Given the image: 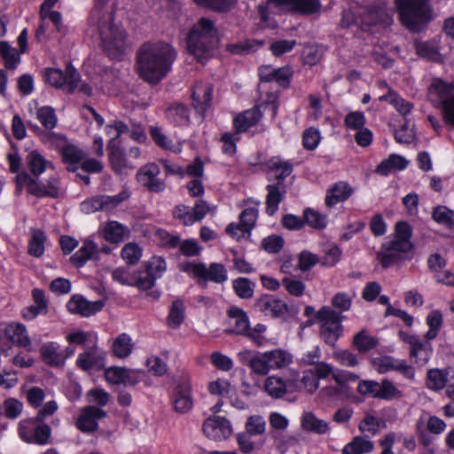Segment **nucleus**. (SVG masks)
<instances>
[{
  "instance_id": "25",
  "label": "nucleus",
  "mask_w": 454,
  "mask_h": 454,
  "mask_svg": "<svg viewBox=\"0 0 454 454\" xmlns=\"http://www.w3.org/2000/svg\"><path fill=\"white\" fill-rule=\"evenodd\" d=\"M212 98V87L208 83H197L192 91L193 106L202 116L208 108Z\"/></svg>"
},
{
  "instance_id": "3",
  "label": "nucleus",
  "mask_w": 454,
  "mask_h": 454,
  "mask_svg": "<svg viewBox=\"0 0 454 454\" xmlns=\"http://www.w3.org/2000/svg\"><path fill=\"white\" fill-rule=\"evenodd\" d=\"M411 236V230L407 223H396L393 239L384 242L377 253V259L383 268H388L408 257L413 248Z\"/></svg>"
},
{
  "instance_id": "52",
  "label": "nucleus",
  "mask_w": 454,
  "mask_h": 454,
  "mask_svg": "<svg viewBox=\"0 0 454 454\" xmlns=\"http://www.w3.org/2000/svg\"><path fill=\"white\" fill-rule=\"evenodd\" d=\"M380 100L389 102L402 115L405 116L411 113L413 105L402 98L394 91L380 97Z\"/></svg>"
},
{
  "instance_id": "18",
  "label": "nucleus",
  "mask_w": 454,
  "mask_h": 454,
  "mask_svg": "<svg viewBox=\"0 0 454 454\" xmlns=\"http://www.w3.org/2000/svg\"><path fill=\"white\" fill-rule=\"evenodd\" d=\"M372 364L379 373H386L390 371L401 372L407 379H413L414 369L405 360L397 359L393 356H384L374 357Z\"/></svg>"
},
{
  "instance_id": "49",
  "label": "nucleus",
  "mask_w": 454,
  "mask_h": 454,
  "mask_svg": "<svg viewBox=\"0 0 454 454\" xmlns=\"http://www.w3.org/2000/svg\"><path fill=\"white\" fill-rule=\"evenodd\" d=\"M150 134L154 142L161 148L179 153L182 151V145L180 143L173 144L158 127H151Z\"/></svg>"
},
{
  "instance_id": "47",
  "label": "nucleus",
  "mask_w": 454,
  "mask_h": 454,
  "mask_svg": "<svg viewBox=\"0 0 454 454\" xmlns=\"http://www.w3.org/2000/svg\"><path fill=\"white\" fill-rule=\"evenodd\" d=\"M143 255L142 247L136 242H129L123 246L121 251V259L129 265L137 264Z\"/></svg>"
},
{
  "instance_id": "45",
  "label": "nucleus",
  "mask_w": 454,
  "mask_h": 454,
  "mask_svg": "<svg viewBox=\"0 0 454 454\" xmlns=\"http://www.w3.org/2000/svg\"><path fill=\"white\" fill-rule=\"evenodd\" d=\"M67 341L71 345H79L82 346L85 348L86 345L97 344L98 343V334L93 332H84V331H74L69 333L66 337Z\"/></svg>"
},
{
  "instance_id": "38",
  "label": "nucleus",
  "mask_w": 454,
  "mask_h": 454,
  "mask_svg": "<svg viewBox=\"0 0 454 454\" xmlns=\"http://www.w3.org/2000/svg\"><path fill=\"white\" fill-rule=\"evenodd\" d=\"M110 162L113 169L119 175H128L135 166L127 161L123 152L114 145H108Z\"/></svg>"
},
{
  "instance_id": "42",
  "label": "nucleus",
  "mask_w": 454,
  "mask_h": 454,
  "mask_svg": "<svg viewBox=\"0 0 454 454\" xmlns=\"http://www.w3.org/2000/svg\"><path fill=\"white\" fill-rule=\"evenodd\" d=\"M5 335L13 343L27 347L30 343L25 326L21 324H11L5 328Z\"/></svg>"
},
{
  "instance_id": "24",
  "label": "nucleus",
  "mask_w": 454,
  "mask_h": 454,
  "mask_svg": "<svg viewBox=\"0 0 454 454\" xmlns=\"http://www.w3.org/2000/svg\"><path fill=\"white\" fill-rule=\"evenodd\" d=\"M256 306L265 316L272 317H284L288 310V307L285 301L269 295L261 297L257 301Z\"/></svg>"
},
{
  "instance_id": "28",
  "label": "nucleus",
  "mask_w": 454,
  "mask_h": 454,
  "mask_svg": "<svg viewBox=\"0 0 454 454\" xmlns=\"http://www.w3.org/2000/svg\"><path fill=\"white\" fill-rule=\"evenodd\" d=\"M353 193L352 187L346 182L340 181L330 187L326 192L325 204L332 207L347 200Z\"/></svg>"
},
{
  "instance_id": "55",
  "label": "nucleus",
  "mask_w": 454,
  "mask_h": 454,
  "mask_svg": "<svg viewBox=\"0 0 454 454\" xmlns=\"http://www.w3.org/2000/svg\"><path fill=\"white\" fill-rule=\"evenodd\" d=\"M432 217L439 224L454 227V211L445 206L435 207Z\"/></svg>"
},
{
  "instance_id": "9",
  "label": "nucleus",
  "mask_w": 454,
  "mask_h": 454,
  "mask_svg": "<svg viewBox=\"0 0 454 454\" xmlns=\"http://www.w3.org/2000/svg\"><path fill=\"white\" fill-rule=\"evenodd\" d=\"M316 319L320 324V337L327 345L334 346L342 334L340 314L328 306H323L317 311Z\"/></svg>"
},
{
  "instance_id": "14",
  "label": "nucleus",
  "mask_w": 454,
  "mask_h": 454,
  "mask_svg": "<svg viewBox=\"0 0 454 454\" xmlns=\"http://www.w3.org/2000/svg\"><path fill=\"white\" fill-rule=\"evenodd\" d=\"M258 217V203L245 208L239 215V223H231L226 227V232L233 239L239 240L250 233Z\"/></svg>"
},
{
  "instance_id": "19",
  "label": "nucleus",
  "mask_w": 454,
  "mask_h": 454,
  "mask_svg": "<svg viewBox=\"0 0 454 454\" xmlns=\"http://www.w3.org/2000/svg\"><path fill=\"white\" fill-rule=\"evenodd\" d=\"M171 400L175 411L179 413L188 412L192 408V387L188 379H180L176 382Z\"/></svg>"
},
{
  "instance_id": "41",
  "label": "nucleus",
  "mask_w": 454,
  "mask_h": 454,
  "mask_svg": "<svg viewBox=\"0 0 454 454\" xmlns=\"http://www.w3.org/2000/svg\"><path fill=\"white\" fill-rule=\"evenodd\" d=\"M373 442L362 436H356L342 449V454H367L373 450Z\"/></svg>"
},
{
  "instance_id": "29",
  "label": "nucleus",
  "mask_w": 454,
  "mask_h": 454,
  "mask_svg": "<svg viewBox=\"0 0 454 454\" xmlns=\"http://www.w3.org/2000/svg\"><path fill=\"white\" fill-rule=\"evenodd\" d=\"M450 369H430L427 373L426 386L430 390L438 392L447 387L452 378Z\"/></svg>"
},
{
  "instance_id": "17",
  "label": "nucleus",
  "mask_w": 454,
  "mask_h": 454,
  "mask_svg": "<svg viewBox=\"0 0 454 454\" xmlns=\"http://www.w3.org/2000/svg\"><path fill=\"white\" fill-rule=\"evenodd\" d=\"M238 357L241 363L250 368L252 373L257 376H266L270 372L267 351L254 352L244 349L238 353Z\"/></svg>"
},
{
  "instance_id": "20",
  "label": "nucleus",
  "mask_w": 454,
  "mask_h": 454,
  "mask_svg": "<svg viewBox=\"0 0 454 454\" xmlns=\"http://www.w3.org/2000/svg\"><path fill=\"white\" fill-rule=\"evenodd\" d=\"M202 428L207 437L215 441L227 439L233 432L231 422L221 416L208 418L205 420Z\"/></svg>"
},
{
  "instance_id": "57",
  "label": "nucleus",
  "mask_w": 454,
  "mask_h": 454,
  "mask_svg": "<svg viewBox=\"0 0 454 454\" xmlns=\"http://www.w3.org/2000/svg\"><path fill=\"white\" fill-rule=\"evenodd\" d=\"M36 118L46 129H52L57 125L58 119L51 106L40 107L36 112Z\"/></svg>"
},
{
  "instance_id": "6",
  "label": "nucleus",
  "mask_w": 454,
  "mask_h": 454,
  "mask_svg": "<svg viewBox=\"0 0 454 454\" xmlns=\"http://www.w3.org/2000/svg\"><path fill=\"white\" fill-rule=\"evenodd\" d=\"M427 98L442 111L446 124L454 126V84L440 78H434L427 88Z\"/></svg>"
},
{
  "instance_id": "58",
  "label": "nucleus",
  "mask_w": 454,
  "mask_h": 454,
  "mask_svg": "<svg viewBox=\"0 0 454 454\" xmlns=\"http://www.w3.org/2000/svg\"><path fill=\"white\" fill-rule=\"evenodd\" d=\"M184 318V305L181 301H173L168 317V325L177 328Z\"/></svg>"
},
{
  "instance_id": "10",
  "label": "nucleus",
  "mask_w": 454,
  "mask_h": 454,
  "mask_svg": "<svg viewBox=\"0 0 454 454\" xmlns=\"http://www.w3.org/2000/svg\"><path fill=\"white\" fill-rule=\"evenodd\" d=\"M319 0H268L265 6H260L262 20H267L268 12H293L310 14L319 9Z\"/></svg>"
},
{
  "instance_id": "40",
  "label": "nucleus",
  "mask_w": 454,
  "mask_h": 454,
  "mask_svg": "<svg viewBox=\"0 0 454 454\" xmlns=\"http://www.w3.org/2000/svg\"><path fill=\"white\" fill-rule=\"evenodd\" d=\"M301 421L302 428L307 431L314 432L318 434H324L329 431L328 423L317 418L311 412H305L301 416Z\"/></svg>"
},
{
  "instance_id": "13",
  "label": "nucleus",
  "mask_w": 454,
  "mask_h": 454,
  "mask_svg": "<svg viewBox=\"0 0 454 454\" xmlns=\"http://www.w3.org/2000/svg\"><path fill=\"white\" fill-rule=\"evenodd\" d=\"M399 338L410 346V357L419 366L426 365L432 355V345L428 341L422 340L419 336L399 331Z\"/></svg>"
},
{
  "instance_id": "63",
  "label": "nucleus",
  "mask_w": 454,
  "mask_h": 454,
  "mask_svg": "<svg viewBox=\"0 0 454 454\" xmlns=\"http://www.w3.org/2000/svg\"><path fill=\"white\" fill-rule=\"evenodd\" d=\"M266 427V422L264 419L260 415H252L248 417L245 428L248 434L258 435L264 433Z\"/></svg>"
},
{
  "instance_id": "64",
  "label": "nucleus",
  "mask_w": 454,
  "mask_h": 454,
  "mask_svg": "<svg viewBox=\"0 0 454 454\" xmlns=\"http://www.w3.org/2000/svg\"><path fill=\"white\" fill-rule=\"evenodd\" d=\"M321 141L320 131L316 128H309L302 135V145L307 150H315Z\"/></svg>"
},
{
  "instance_id": "1",
  "label": "nucleus",
  "mask_w": 454,
  "mask_h": 454,
  "mask_svg": "<svg viewBox=\"0 0 454 454\" xmlns=\"http://www.w3.org/2000/svg\"><path fill=\"white\" fill-rule=\"evenodd\" d=\"M176 58V52L169 43L147 42L137 52L136 69L145 82L157 84L169 73Z\"/></svg>"
},
{
  "instance_id": "53",
  "label": "nucleus",
  "mask_w": 454,
  "mask_h": 454,
  "mask_svg": "<svg viewBox=\"0 0 454 454\" xmlns=\"http://www.w3.org/2000/svg\"><path fill=\"white\" fill-rule=\"evenodd\" d=\"M378 344L377 339L368 334L365 330H362L353 338V345L359 352H367Z\"/></svg>"
},
{
  "instance_id": "48",
  "label": "nucleus",
  "mask_w": 454,
  "mask_h": 454,
  "mask_svg": "<svg viewBox=\"0 0 454 454\" xmlns=\"http://www.w3.org/2000/svg\"><path fill=\"white\" fill-rule=\"evenodd\" d=\"M45 234L38 229L32 230L28 243V253L34 257H40L44 252Z\"/></svg>"
},
{
  "instance_id": "46",
  "label": "nucleus",
  "mask_w": 454,
  "mask_h": 454,
  "mask_svg": "<svg viewBox=\"0 0 454 454\" xmlns=\"http://www.w3.org/2000/svg\"><path fill=\"white\" fill-rule=\"evenodd\" d=\"M168 120L179 126H185L189 123V111L182 104L174 105L167 110Z\"/></svg>"
},
{
  "instance_id": "35",
  "label": "nucleus",
  "mask_w": 454,
  "mask_h": 454,
  "mask_svg": "<svg viewBox=\"0 0 454 454\" xmlns=\"http://www.w3.org/2000/svg\"><path fill=\"white\" fill-rule=\"evenodd\" d=\"M104 239L111 243L119 244L129 236V231L117 221H110L102 228Z\"/></svg>"
},
{
  "instance_id": "2",
  "label": "nucleus",
  "mask_w": 454,
  "mask_h": 454,
  "mask_svg": "<svg viewBox=\"0 0 454 454\" xmlns=\"http://www.w3.org/2000/svg\"><path fill=\"white\" fill-rule=\"evenodd\" d=\"M218 42V29L213 20L200 18L187 35L189 52L200 63H205L214 55Z\"/></svg>"
},
{
  "instance_id": "26",
  "label": "nucleus",
  "mask_w": 454,
  "mask_h": 454,
  "mask_svg": "<svg viewBox=\"0 0 454 454\" xmlns=\"http://www.w3.org/2000/svg\"><path fill=\"white\" fill-rule=\"evenodd\" d=\"M106 380L110 384L135 385L137 381V372L121 367H111L105 372Z\"/></svg>"
},
{
  "instance_id": "62",
  "label": "nucleus",
  "mask_w": 454,
  "mask_h": 454,
  "mask_svg": "<svg viewBox=\"0 0 454 454\" xmlns=\"http://www.w3.org/2000/svg\"><path fill=\"white\" fill-rule=\"evenodd\" d=\"M207 389L211 395L223 398L231 392V385L228 380L218 378L208 383Z\"/></svg>"
},
{
  "instance_id": "32",
  "label": "nucleus",
  "mask_w": 454,
  "mask_h": 454,
  "mask_svg": "<svg viewBox=\"0 0 454 454\" xmlns=\"http://www.w3.org/2000/svg\"><path fill=\"white\" fill-rule=\"evenodd\" d=\"M228 316L230 317L231 330V332L245 336L249 330V318L246 312L239 308L231 307L228 309Z\"/></svg>"
},
{
  "instance_id": "51",
  "label": "nucleus",
  "mask_w": 454,
  "mask_h": 454,
  "mask_svg": "<svg viewBox=\"0 0 454 454\" xmlns=\"http://www.w3.org/2000/svg\"><path fill=\"white\" fill-rule=\"evenodd\" d=\"M0 57L4 60L5 67L14 69L20 61V53L12 47L7 42H0Z\"/></svg>"
},
{
  "instance_id": "11",
  "label": "nucleus",
  "mask_w": 454,
  "mask_h": 454,
  "mask_svg": "<svg viewBox=\"0 0 454 454\" xmlns=\"http://www.w3.org/2000/svg\"><path fill=\"white\" fill-rule=\"evenodd\" d=\"M179 268L199 280L223 283L228 278L227 270L221 263H211L207 268L204 263L184 262Z\"/></svg>"
},
{
  "instance_id": "34",
  "label": "nucleus",
  "mask_w": 454,
  "mask_h": 454,
  "mask_svg": "<svg viewBox=\"0 0 454 454\" xmlns=\"http://www.w3.org/2000/svg\"><path fill=\"white\" fill-rule=\"evenodd\" d=\"M409 160L399 154H390L383 160L377 167L376 173L381 176H387L395 171H401L407 168Z\"/></svg>"
},
{
  "instance_id": "15",
  "label": "nucleus",
  "mask_w": 454,
  "mask_h": 454,
  "mask_svg": "<svg viewBox=\"0 0 454 454\" xmlns=\"http://www.w3.org/2000/svg\"><path fill=\"white\" fill-rule=\"evenodd\" d=\"M160 167L155 163H148L141 167L137 172V182L150 192H160L166 188L163 180L159 178Z\"/></svg>"
},
{
  "instance_id": "30",
  "label": "nucleus",
  "mask_w": 454,
  "mask_h": 454,
  "mask_svg": "<svg viewBox=\"0 0 454 454\" xmlns=\"http://www.w3.org/2000/svg\"><path fill=\"white\" fill-rule=\"evenodd\" d=\"M290 392L306 390L309 394H313L319 387V380L315 375L312 369L302 372L301 380H289Z\"/></svg>"
},
{
  "instance_id": "39",
  "label": "nucleus",
  "mask_w": 454,
  "mask_h": 454,
  "mask_svg": "<svg viewBox=\"0 0 454 454\" xmlns=\"http://www.w3.org/2000/svg\"><path fill=\"white\" fill-rule=\"evenodd\" d=\"M41 355L43 361L51 366H61L64 364V356L61 355L58 342H48L42 346Z\"/></svg>"
},
{
  "instance_id": "22",
  "label": "nucleus",
  "mask_w": 454,
  "mask_h": 454,
  "mask_svg": "<svg viewBox=\"0 0 454 454\" xmlns=\"http://www.w3.org/2000/svg\"><path fill=\"white\" fill-rule=\"evenodd\" d=\"M106 413L102 409L89 405L82 408L76 421L77 428L83 433H92L98 430V420L106 417Z\"/></svg>"
},
{
  "instance_id": "4",
  "label": "nucleus",
  "mask_w": 454,
  "mask_h": 454,
  "mask_svg": "<svg viewBox=\"0 0 454 454\" xmlns=\"http://www.w3.org/2000/svg\"><path fill=\"white\" fill-rule=\"evenodd\" d=\"M401 23L409 30L418 32L432 20L428 0H395Z\"/></svg>"
},
{
  "instance_id": "43",
  "label": "nucleus",
  "mask_w": 454,
  "mask_h": 454,
  "mask_svg": "<svg viewBox=\"0 0 454 454\" xmlns=\"http://www.w3.org/2000/svg\"><path fill=\"white\" fill-rule=\"evenodd\" d=\"M133 341L131 337L127 333L118 335L112 345V350L115 356L125 358L129 356L133 350Z\"/></svg>"
},
{
  "instance_id": "27",
  "label": "nucleus",
  "mask_w": 454,
  "mask_h": 454,
  "mask_svg": "<svg viewBox=\"0 0 454 454\" xmlns=\"http://www.w3.org/2000/svg\"><path fill=\"white\" fill-rule=\"evenodd\" d=\"M25 160L28 170L35 176H41L47 169L53 168L52 162L48 160L41 152L36 149L28 151Z\"/></svg>"
},
{
  "instance_id": "5",
  "label": "nucleus",
  "mask_w": 454,
  "mask_h": 454,
  "mask_svg": "<svg viewBox=\"0 0 454 454\" xmlns=\"http://www.w3.org/2000/svg\"><path fill=\"white\" fill-rule=\"evenodd\" d=\"M266 167L278 179L277 184H268L266 187V213L272 215L278 211V205L285 197L286 191L282 181L292 173L293 166L280 157H272L267 161Z\"/></svg>"
},
{
  "instance_id": "21",
  "label": "nucleus",
  "mask_w": 454,
  "mask_h": 454,
  "mask_svg": "<svg viewBox=\"0 0 454 454\" xmlns=\"http://www.w3.org/2000/svg\"><path fill=\"white\" fill-rule=\"evenodd\" d=\"M106 353L97 344L85 348L79 354L76 359V366L82 371H89L93 368L99 369L105 365Z\"/></svg>"
},
{
  "instance_id": "33",
  "label": "nucleus",
  "mask_w": 454,
  "mask_h": 454,
  "mask_svg": "<svg viewBox=\"0 0 454 454\" xmlns=\"http://www.w3.org/2000/svg\"><path fill=\"white\" fill-rule=\"evenodd\" d=\"M268 360L271 370H282L294 363V356L287 349L278 348L267 351Z\"/></svg>"
},
{
  "instance_id": "61",
  "label": "nucleus",
  "mask_w": 454,
  "mask_h": 454,
  "mask_svg": "<svg viewBox=\"0 0 454 454\" xmlns=\"http://www.w3.org/2000/svg\"><path fill=\"white\" fill-rule=\"evenodd\" d=\"M333 358L340 365L355 367L358 364L356 356L348 349H337L333 352Z\"/></svg>"
},
{
  "instance_id": "36",
  "label": "nucleus",
  "mask_w": 454,
  "mask_h": 454,
  "mask_svg": "<svg viewBox=\"0 0 454 454\" xmlns=\"http://www.w3.org/2000/svg\"><path fill=\"white\" fill-rule=\"evenodd\" d=\"M61 156L67 165V169L74 172L78 169L79 163L85 158L86 153L75 145H67L62 148Z\"/></svg>"
},
{
  "instance_id": "7",
  "label": "nucleus",
  "mask_w": 454,
  "mask_h": 454,
  "mask_svg": "<svg viewBox=\"0 0 454 454\" xmlns=\"http://www.w3.org/2000/svg\"><path fill=\"white\" fill-rule=\"evenodd\" d=\"M98 33L102 46L111 58H119L128 47L125 31L113 22L111 14H106L98 22Z\"/></svg>"
},
{
  "instance_id": "60",
  "label": "nucleus",
  "mask_w": 454,
  "mask_h": 454,
  "mask_svg": "<svg viewBox=\"0 0 454 454\" xmlns=\"http://www.w3.org/2000/svg\"><path fill=\"white\" fill-rule=\"evenodd\" d=\"M237 295L242 299H249L254 294V285L246 278H239L232 282Z\"/></svg>"
},
{
  "instance_id": "37",
  "label": "nucleus",
  "mask_w": 454,
  "mask_h": 454,
  "mask_svg": "<svg viewBox=\"0 0 454 454\" xmlns=\"http://www.w3.org/2000/svg\"><path fill=\"white\" fill-rule=\"evenodd\" d=\"M264 390L272 398H281L287 391L290 392L289 380L286 381L276 375L269 376L264 380Z\"/></svg>"
},
{
  "instance_id": "54",
  "label": "nucleus",
  "mask_w": 454,
  "mask_h": 454,
  "mask_svg": "<svg viewBox=\"0 0 454 454\" xmlns=\"http://www.w3.org/2000/svg\"><path fill=\"white\" fill-rule=\"evenodd\" d=\"M304 223L314 229L322 230L327 225L328 220L325 215L312 208H306L303 212Z\"/></svg>"
},
{
  "instance_id": "8",
  "label": "nucleus",
  "mask_w": 454,
  "mask_h": 454,
  "mask_svg": "<svg viewBox=\"0 0 454 454\" xmlns=\"http://www.w3.org/2000/svg\"><path fill=\"white\" fill-rule=\"evenodd\" d=\"M47 82L67 92L78 91L84 95H91L92 89L89 84L80 83V74L72 67H67L65 73L59 69L49 68L44 73Z\"/></svg>"
},
{
  "instance_id": "56",
  "label": "nucleus",
  "mask_w": 454,
  "mask_h": 454,
  "mask_svg": "<svg viewBox=\"0 0 454 454\" xmlns=\"http://www.w3.org/2000/svg\"><path fill=\"white\" fill-rule=\"evenodd\" d=\"M403 396L402 392L388 380H383L380 383L377 398L384 400L399 399Z\"/></svg>"
},
{
  "instance_id": "16",
  "label": "nucleus",
  "mask_w": 454,
  "mask_h": 454,
  "mask_svg": "<svg viewBox=\"0 0 454 454\" xmlns=\"http://www.w3.org/2000/svg\"><path fill=\"white\" fill-rule=\"evenodd\" d=\"M262 107H263L264 110L269 109L271 113L272 118H275L277 115L278 106L275 104V99H273L270 103L265 106L261 105L255 108L247 110L242 114L238 115L234 119L235 130L241 134L255 125L262 116Z\"/></svg>"
},
{
  "instance_id": "59",
  "label": "nucleus",
  "mask_w": 454,
  "mask_h": 454,
  "mask_svg": "<svg viewBox=\"0 0 454 454\" xmlns=\"http://www.w3.org/2000/svg\"><path fill=\"white\" fill-rule=\"evenodd\" d=\"M145 267L155 279L161 278L167 270L166 262L161 256H153L145 262Z\"/></svg>"
},
{
  "instance_id": "44",
  "label": "nucleus",
  "mask_w": 454,
  "mask_h": 454,
  "mask_svg": "<svg viewBox=\"0 0 454 454\" xmlns=\"http://www.w3.org/2000/svg\"><path fill=\"white\" fill-rule=\"evenodd\" d=\"M267 326L263 324H256L253 328L249 326V330L245 334L254 345L258 347H266L268 345L275 344V341H271L270 339L267 338Z\"/></svg>"
},
{
  "instance_id": "50",
  "label": "nucleus",
  "mask_w": 454,
  "mask_h": 454,
  "mask_svg": "<svg viewBox=\"0 0 454 454\" xmlns=\"http://www.w3.org/2000/svg\"><path fill=\"white\" fill-rule=\"evenodd\" d=\"M270 67H262L260 68V75L262 80L270 82L275 81L278 84L285 86L288 83V80L290 77V70L287 67H281L278 69L271 70L270 74H264V71L270 70Z\"/></svg>"
},
{
  "instance_id": "12",
  "label": "nucleus",
  "mask_w": 454,
  "mask_h": 454,
  "mask_svg": "<svg viewBox=\"0 0 454 454\" xmlns=\"http://www.w3.org/2000/svg\"><path fill=\"white\" fill-rule=\"evenodd\" d=\"M18 431L22 441L39 445L48 443L51 432L47 424L35 418L21 420Z\"/></svg>"
},
{
  "instance_id": "31",
  "label": "nucleus",
  "mask_w": 454,
  "mask_h": 454,
  "mask_svg": "<svg viewBox=\"0 0 454 454\" xmlns=\"http://www.w3.org/2000/svg\"><path fill=\"white\" fill-rule=\"evenodd\" d=\"M98 248L95 242L85 240L82 247L70 258L76 267H82L89 260L98 259Z\"/></svg>"
},
{
  "instance_id": "23",
  "label": "nucleus",
  "mask_w": 454,
  "mask_h": 454,
  "mask_svg": "<svg viewBox=\"0 0 454 454\" xmlns=\"http://www.w3.org/2000/svg\"><path fill=\"white\" fill-rule=\"evenodd\" d=\"M67 307L71 313L82 317H90L100 311L104 307L103 301H89L80 295H74L67 302Z\"/></svg>"
}]
</instances>
